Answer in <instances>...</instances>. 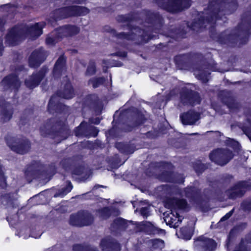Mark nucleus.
Masks as SVG:
<instances>
[{"instance_id":"f704fd0d","label":"nucleus","mask_w":251,"mask_h":251,"mask_svg":"<svg viewBox=\"0 0 251 251\" xmlns=\"http://www.w3.org/2000/svg\"><path fill=\"white\" fill-rule=\"evenodd\" d=\"M117 20L119 22H127V25H128V23L131 20V19L128 16L126 15H120L118 17Z\"/></svg>"},{"instance_id":"4d7b16f0","label":"nucleus","mask_w":251,"mask_h":251,"mask_svg":"<svg viewBox=\"0 0 251 251\" xmlns=\"http://www.w3.org/2000/svg\"><path fill=\"white\" fill-rule=\"evenodd\" d=\"M76 175H80V173H76Z\"/></svg>"},{"instance_id":"72a5a7b5","label":"nucleus","mask_w":251,"mask_h":251,"mask_svg":"<svg viewBox=\"0 0 251 251\" xmlns=\"http://www.w3.org/2000/svg\"><path fill=\"white\" fill-rule=\"evenodd\" d=\"M96 71L95 65L93 62H90L88 67L86 75H92L95 74Z\"/></svg>"},{"instance_id":"20e7f679","label":"nucleus","mask_w":251,"mask_h":251,"mask_svg":"<svg viewBox=\"0 0 251 251\" xmlns=\"http://www.w3.org/2000/svg\"><path fill=\"white\" fill-rule=\"evenodd\" d=\"M130 30L131 32L130 34L126 32L121 33L118 34V38L119 39L135 40L136 43L140 44L147 42L153 38L151 35L150 29L141 30L138 27H134Z\"/></svg>"},{"instance_id":"cd10ccee","label":"nucleus","mask_w":251,"mask_h":251,"mask_svg":"<svg viewBox=\"0 0 251 251\" xmlns=\"http://www.w3.org/2000/svg\"><path fill=\"white\" fill-rule=\"evenodd\" d=\"M248 243L245 238L242 239L240 243L236 246L234 251H250V249L247 245Z\"/></svg>"},{"instance_id":"9b49d317","label":"nucleus","mask_w":251,"mask_h":251,"mask_svg":"<svg viewBox=\"0 0 251 251\" xmlns=\"http://www.w3.org/2000/svg\"><path fill=\"white\" fill-rule=\"evenodd\" d=\"M181 101L184 104L194 105L201 101L199 94L188 89H183L180 94Z\"/></svg>"},{"instance_id":"6ab92c4d","label":"nucleus","mask_w":251,"mask_h":251,"mask_svg":"<svg viewBox=\"0 0 251 251\" xmlns=\"http://www.w3.org/2000/svg\"><path fill=\"white\" fill-rule=\"evenodd\" d=\"M100 248L102 251H119V245L116 242H112L109 239H104L101 241Z\"/></svg>"},{"instance_id":"4c0bfd02","label":"nucleus","mask_w":251,"mask_h":251,"mask_svg":"<svg viewBox=\"0 0 251 251\" xmlns=\"http://www.w3.org/2000/svg\"><path fill=\"white\" fill-rule=\"evenodd\" d=\"M234 211V209L230 210L229 212H228L227 213H226L224 217H222V218L221 219V221H225L229 219L231 215L233 214Z\"/></svg>"},{"instance_id":"a878e982","label":"nucleus","mask_w":251,"mask_h":251,"mask_svg":"<svg viewBox=\"0 0 251 251\" xmlns=\"http://www.w3.org/2000/svg\"><path fill=\"white\" fill-rule=\"evenodd\" d=\"M194 75L198 79L201 80L203 82H206L208 80V76L210 73L206 71H195Z\"/></svg>"},{"instance_id":"0eeeda50","label":"nucleus","mask_w":251,"mask_h":251,"mask_svg":"<svg viewBox=\"0 0 251 251\" xmlns=\"http://www.w3.org/2000/svg\"><path fill=\"white\" fill-rule=\"evenodd\" d=\"M156 3L161 8L170 12L180 11L191 5L190 0H156Z\"/></svg>"},{"instance_id":"a18cd8bd","label":"nucleus","mask_w":251,"mask_h":251,"mask_svg":"<svg viewBox=\"0 0 251 251\" xmlns=\"http://www.w3.org/2000/svg\"><path fill=\"white\" fill-rule=\"evenodd\" d=\"M126 53L125 52H121V53H118L117 55H119L122 57H126Z\"/></svg>"},{"instance_id":"c9c22d12","label":"nucleus","mask_w":251,"mask_h":251,"mask_svg":"<svg viewBox=\"0 0 251 251\" xmlns=\"http://www.w3.org/2000/svg\"><path fill=\"white\" fill-rule=\"evenodd\" d=\"M141 215L144 216V217H147L150 212V206H148L146 207H142L141 209Z\"/></svg>"},{"instance_id":"a211bd4d","label":"nucleus","mask_w":251,"mask_h":251,"mask_svg":"<svg viewBox=\"0 0 251 251\" xmlns=\"http://www.w3.org/2000/svg\"><path fill=\"white\" fill-rule=\"evenodd\" d=\"M243 182H240L227 192V195L230 199H235L236 197L242 196L245 193V188L244 187Z\"/></svg>"},{"instance_id":"e433bc0d","label":"nucleus","mask_w":251,"mask_h":251,"mask_svg":"<svg viewBox=\"0 0 251 251\" xmlns=\"http://www.w3.org/2000/svg\"><path fill=\"white\" fill-rule=\"evenodd\" d=\"M40 131L42 135L46 136L50 134V131L49 130V126L41 127Z\"/></svg>"},{"instance_id":"4be33fe9","label":"nucleus","mask_w":251,"mask_h":251,"mask_svg":"<svg viewBox=\"0 0 251 251\" xmlns=\"http://www.w3.org/2000/svg\"><path fill=\"white\" fill-rule=\"evenodd\" d=\"M237 35H235V31L231 32L229 30H227L224 33H222L218 39V41L224 44L229 42H233L232 40H236Z\"/></svg>"},{"instance_id":"7ed1b4c3","label":"nucleus","mask_w":251,"mask_h":251,"mask_svg":"<svg viewBox=\"0 0 251 251\" xmlns=\"http://www.w3.org/2000/svg\"><path fill=\"white\" fill-rule=\"evenodd\" d=\"M187 203L184 200L176 198L168 199L165 202V206L171 209V212L164 217V221L171 227L176 228L179 226L182 218L178 216V210L184 209Z\"/></svg>"},{"instance_id":"c03bdc74","label":"nucleus","mask_w":251,"mask_h":251,"mask_svg":"<svg viewBox=\"0 0 251 251\" xmlns=\"http://www.w3.org/2000/svg\"><path fill=\"white\" fill-rule=\"evenodd\" d=\"M3 50L2 40L0 38V55L2 54Z\"/></svg>"},{"instance_id":"7c9ffc66","label":"nucleus","mask_w":251,"mask_h":251,"mask_svg":"<svg viewBox=\"0 0 251 251\" xmlns=\"http://www.w3.org/2000/svg\"><path fill=\"white\" fill-rule=\"evenodd\" d=\"M114 224L116 225L118 228H126L127 227V223L123 219L119 218L115 220Z\"/></svg>"},{"instance_id":"c85d7f7f","label":"nucleus","mask_w":251,"mask_h":251,"mask_svg":"<svg viewBox=\"0 0 251 251\" xmlns=\"http://www.w3.org/2000/svg\"><path fill=\"white\" fill-rule=\"evenodd\" d=\"M241 128L251 141V122L247 121L245 125L241 126Z\"/></svg>"},{"instance_id":"412c9836","label":"nucleus","mask_w":251,"mask_h":251,"mask_svg":"<svg viewBox=\"0 0 251 251\" xmlns=\"http://www.w3.org/2000/svg\"><path fill=\"white\" fill-rule=\"evenodd\" d=\"M13 114V110L10 104H6L1 108L0 114V121L1 122L8 121L11 119Z\"/></svg>"},{"instance_id":"ea45409f","label":"nucleus","mask_w":251,"mask_h":251,"mask_svg":"<svg viewBox=\"0 0 251 251\" xmlns=\"http://www.w3.org/2000/svg\"><path fill=\"white\" fill-rule=\"evenodd\" d=\"M4 7L5 10L8 13L13 12L15 9V7L10 6L7 5H5Z\"/></svg>"},{"instance_id":"dca6fc26","label":"nucleus","mask_w":251,"mask_h":251,"mask_svg":"<svg viewBox=\"0 0 251 251\" xmlns=\"http://www.w3.org/2000/svg\"><path fill=\"white\" fill-rule=\"evenodd\" d=\"M1 85L5 89L10 88L17 90L20 86L21 83L15 75H10L5 77L1 82Z\"/></svg>"},{"instance_id":"603ef678","label":"nucleus","mask_w":251,"mask_h":251,"mask_svg":"<svg viewBox=\"0 0 251 251\" xmlns=\"http://www.w3.org/2000/svg\"><path fill=\"white\" fill-rule=\"evenodd\" d=\"M211 70H212V71H217V70H216V69H215L214 68H212L211 69Z\"/></svg>"},{"instance_id":"423d86ee","label":"nucleus","mask_w":251,"mask_h":251,"mask_svg":"<svg viewBox=\"0 0 251 251\" xmlns=\"http://www.w3.org/2000/svg\"><path fill=\"white\" fill-rule=\"evenodd\" d=\"M79 31L78 27L74 25H65L52 32L46 39V43L49 45H54L59 38L63 36L76 34Z\"/></svg>"},{"instance_id":"37998d69","label":"nucleus","mask_w":251,"mask_h":251,"mask_svg":"<svg viewBox=\"0 0 251 251\" xmlns=\"http://www.w3.org/2000/svg\"><path fill=\"white\" fill-rule=\"evenodd\" d=\"M245 240L248 243H251V232L247 235Z\"/></svg>"},{"instance_id":"473e14b6","label":"nucleus","mask_w":251,"mask_h":251,"mask_svg":"<svg viewBox=\"0 0 251 251\" xmlns=\"http://www.w3.org/2000/svg\"><path fill=\"white\" fill-rule=\"evenodd\" d=\"M184 192L185 194L183 195L188 198L192 197L195 195V188L192 186L188 187L184 190Z\"/></svg>"},{"instance_id":"f257e3e1","label":"nucleus","mask_w":251,"mask_h":251,"mask_svg":"<svg viewBox=\"0 0 251 251\" xmlns=\"http://www.w3.org/2000/svg\"><path fill=\"white\" fill-rule=\"evenodd\" d=\"M45 25L44 22H41L16 26L9 31L6 41L10 45L14 46L25 37H29L31 39L36 38L43 33L42 29Z\"/></svg>"},{"instance_id":"a19ab883","label":"nucleus","mask_w":251,"mask_h":251,"mask_svg":"<svg viewBox=\"0 0 251 251\" xmlns=\"http://www.w3.org/2000/svg\"><path fill=\"white\" fill-rule=\"evenodd\" d=\"M56 99V96H52L50 98V99L49 101V107L50 108L51 107L53 106V105L54 104V103L55 102Z\"/></svg>"},{"instance_id":"f3484780","label":"nucleus","mask_w":251,"mask_h":251,"mask_svg":"<svg viewBox=\"0 0 251 251\" xmlns=\"http://www.w3.org/2000/svg\"><path fill=\"white\" fill-rule=\"evenodd\" d=\"M65 83L62 84V87L58 92L57 95L64 99H71L74 96V90L67 78L65 79Z\"/></svg>"},{"instance_id":"b1692460","label":"nucleus","mask_w":251,"mask_h":251,"mask_svg":"<svg viewBox=\"0 0 251 251\" xmlns=\"http://www.w3.org/2000/svg\"><path fill=\"white\" fill-rule=\"evenodd\" d=\"M98 214L100 217L103 219L108 218L111 215H118L119 214V211L116 208L109 209L105 207L100 209L98 211Z\"/></svg>"},{"instance_id":"79ce46f5","label":"nucleus","mask_w":251,"mask_h":251,"mask_svg":"<svg viewBox=\"0 0 251 251\" xmlns=\"http://www.w3.org/2000/svg\"><path fill=\"white\" fill-rule=\"evenodd\" d=\"M116 147L118 150H119L122 152H126V150L124 149V147H125V145H124L122 143H117L116 144Z\"/></svg>"},{"instance_id":"5701e85b","label":"nucleus","mask_w":251,"mask_h":251,"mask_svg":"<svg viewBox=\"0 0 251 251\" xmlns=\"http://www.w3.org/2000/svg\"><path fill=\"white\" fill-rule=\"evenodd\" d=\"M148 20L146 23H151L152 30H156V26L160 27L162 23V19L161 16L158 14L150 13L149 15Z\"/></svg>"},{"instance_id":"4468645a","label":"nucleus","mask_w":251,"mask_h":251,"mask_svg":"<svg viewBox=\"0 0 251 251\" xmlns=\"http://www.w3.org/2000/svg\"><path fill=\"white\" fill-rule=\"evenodd\" d=\"M196 246L201 248L205 251H212L216 248V243L212 239L202 236L195 241Z\"/></svg>"},{"instance_id":"09e8293b","label":"nucleus","mask_w":251,"mask_h":251,"mask_svg":"<svg viewBox=\"0 0 251 251\" xmlns=\"http://www.w3.org/2000/svg\"><path fill=\"white\" fill-rule=\"evenodd\" d=\"M247 25L251 27V21L248 22Z\"/></svg>"},{"instance_id":"39448f33","label":"nucleus","mask_w":251,"mask_h":251,"mask_svg":"<svg viewBox=\"0 0 251 251\" xmlns=\"http://www.w3.org/2000/svg\"><path fill=\"white\" fill-rule=\"evenodd\" d=\"M89 9L79 6L62 7L54 11L52 17L54 20H59L72 16H81L89 13Z\"/></svg>"},{"instance_id":"c756f323","label":"nucleus","mask_w":251,"mask_h":251,"mask_svg":"<svg viewBox=\"0 0 251 251\" xmlns=\"http://www.w3.org/2000/svg\"><path fill=\"white\" fill-rule=\"evenodd\" d=\"M74 251H98L96 249L84 247L81 245H75L73 247Z\"/></svg>"},{"instance_id":"2eb2a0df","label":"nucleus","mask_w":251,"mask_h":251,"mask_svg":"<svg viewBox=\"0 0 251 251\" xmlns=\"http://www.w3.org/2000/svg\"><path fill=\"white\" fill-rule=\"evenodd\" d=\"M180 118L183 124L192 125L200 119V115L198 112L190 110L181 114Z\"/></svg>"},{"instance_id":"864d4df0","label":"nucleus","mask_w":251,"mask_h":251,"mask_svg":"<svg viewBox=\"0 0 251 251\" xmlns=\"http://www.w3.org/2000/svg\"><path fill=\"white\" fill-rule=\"evenodd\" d=\"M82 124H83V123H81V124H80V126H79L78 128H80L81 127V126H82Z\"/></svg>"},{"instance_id":"393cba45","label":"nucleus","mask_w":251,"mask_h":251,"mask_svg":"<svg viewBox=\"0 0 251 251\" xmlns=\"http://www.w3.org/2000/svg\"><path fill=\"white\" fill-rule=\"evenodd\" d=\"M149 243L152 251H159L164 247V241L159 239L151 240Z\"/></svg>"},{"instance_id":"bf43d9fd","label":"nucleus","mask_w":251,"mask_h":251,"mask_svg":"<svg viewBox=\"0 0 251 251\" xmlns=\"http://www.w3.org/2000/svg\"><path fill=\"white\" fill-rule=\"evenodd\" d=\"M76 136H78V134L76 133Z\"/></svg>"},{"instance_id":"f8f14e48","label":"nucleus","mask_w":251,"mask_h":251,"mask_svg":"<svg viewBox=\"0 0 251 251\" xmlns=\"http://www.w3.org/2000/svg\"><path fill=\"white\" fill-rule=\"evenodd\" d=\"M48 53L42 48L34 50L29 58V65L31 67L39 66L46 58Z\"/></svg>"},{"instance_id":"aec40b11","label":"nucleus","mask_w":251,"mask_h":251,"mask_svg":"<svg viewBox=\"0 0 251 251\" xmlns=\"http://www.w3.org/2000/svg\"><path fill=\"white\" fill-rule=\"evenodd\" d=\"M65 62L66 60L63 55L58 58L53 70V74L55 77H58L65 72Z\"/></svg>"},{"instance_id":"49530a36","label":"nucleus","mask_w":251,"mask_h":251,"mask_svg":"<svg viewBox=\"0 0 251 251\" xmlns=\"http://www.w3.org/2000/svg\"><path fill=\"white\" fill-rule=\"evenodd\" d=\"M93 123H95V124H98L100 123V120H96L95 122H93Z\"/></svg>"},{"instance_id":"6e6552de","label":"nucleus","mask_w":251,"mask_h":251,"mask_svg":"<svg viewBox=\"0 0 251 251\" xmlns=\"http://www.w3.org/2000/svg\"><path fill=\"white\" fill-rule=\"evenodd\" d=\"M233 157L230 151L226 149H218L213 151L209 155L210 160L216 164L224 165Z\"/></svg>"},{"instance_id":"2f4dec72","label":"nucleus","mask_w":251,"mask_h":251,"mask_svg":"<svg viewBox=\"0 0 251 251\" xmlns=\"http://www.w3.org/2000/svg\"><path fill=\"white\" fill-rule=\"evenodd\" d=\"M104 79L102 77L94 78L89 81L90 84H92L94 88L98 87L100 84H102Z\"/></svg>"},{"instance_id":"3c124183","label":"nucleus","mask_w":251,"mask_h":251,"mask_svg":"<svg viewBox=\"0 0 251 251\" xmlns=\"http://www.w3.org/2000/svg\"><path fill=\"white\" fill-rule=\"evenodd\" d=\"M99 186H100L99 185H96V186H94V189H96V188H97Z\"/></svg>"},{"instance_id":"ddd939ff","label":"nucleus","mask_w":251,"mask_h":251,"mask_svg":"<svg viewBox=\"0 0 251 251\" xmlns=\"http://www.w3.org/2000/svg\"><path fill=\"white\" fill-rule=\"evenodd\" d=\"M47 72V69L46 68H43L39 73L33 74L32 75L25 80V85L30 89L36 87L44 78Z\"/></svg>"},{"instance_id":"bb28decb","label":"nucleus","mask_w":251,"mask_h":251,"mask_svg":"<svg viewBox=\"0 0 251 251\" xmlns=\"http://www.w3.org/2000/svg\"><path fill=\"white\" fill-rule=\"evenodd\" d=\"M73 188V186L70 182H68L66 187L62 188L58 193L54 195L55 197H63L69 193Z\"/></svg>"},{"instance_id":"1a4fd4ad","label":"nucleus","mask_w":251,"mask_h":251,"mask_svg":"<svg viewBox=\"0 0 251 251\" xmlns=\"http://www.w3.org/2000/svg\"><path fill=\"white\" fill-rule=\"evenodd\" d=\"M7 144L12 151L20 154L27 152L30 148V143L26 139L12 138L7 140Z\"/></svg>"},{"instance_id":"58836bf2","label":"nucleus","mask_w":251,"mask_h":251,"mask_svg":"<svg viewBox=\"0 0 251 251\" xmlns=\"http://www.w3.org/2000/svg\"><path fill=\"white\" fill-rule=\"evenodd\" d=\"M180 233L182 235V238H184L185 240H190L191 238V235L189 234H185L184 233V229H181L180 230Z\"/></svg>"},{"instance_id":"5fc2aeb1","label":"nucleus","mask_w":251,"mask_h":251,"mask_svg":"<svg viewBox=\"0 0 251 251\" xmlns=\"http://www.w3.org/2000/svg\"><path fill=\"white\" fill-rule=\"evenodd\" d=\"M239 28H241V29H242V25H239Z\"/></svg>"},{"instance_id":"9d476101","label":"nucleus","mask_w":251,"mask_h":251,"mask_svg":"<svg viewBox=\"0 0 251 251\" xmlns=\"http://www.w3.org/2000/svg\"><path fill=\"white\" fill-rule=\"evenodd\" d=\"M93 221V217L87 211H80L76 214L72 215L70 223L76 226H85L91 224Z\"/></svg>"},{"instance_id":"13d9d810","label":"nucleus","mask_w":251,"mask_h":251,"mask_svg":"<svg viewBox=\"0 0 251 251\" xmlns=\"http://www.w3.org/2000/svg\"><path fill=\"white\" fill-rule=\"evenodd\" d=\"M197 134V133H193V134H192V135H195V134Z\"/></svg>"},{"instance_id":"6e6d98bb","label":"nucleus","mask_w":251,"mask_h":251,"mask_svg":"<svg viewBox=\"0 0 251 251\" xmlns=\"http://www.w3.org/2000/svg\"><path fill=\"white\" fill-rule=\"evenodd\" d=\"M1 20L0 19V25H1Z\"/></svg>"},{"instance_id":"de8ad7c7","label":"nucleus","mask_w":251,"mask_h":251,"mask_svg":"<svg viewBox=\"0 0 251 251\" xmlns=\"http://www.w3.org/2000/svg\"><path fill=\"white\" fill-rule=\"evenodd\" d=\"M229 239L228 238L227 239V243H226V246L227 248H228V246H229Z\"/></svg>"},{"instance_id":"8fccbe9b","label":"nucleus","mask_w":251,"mask_h":251,"mask_svg":"<svg viewBox=\"0 0 251 251\" xmlns=\"http://www.w3.org/2000/svg\"><path fill=\"white\" fill-rule=\"evenodd\" d=\"M230 13V12H228V11H226V12L224 13V14H229Z\"/></svg>"},{"instance_id":"f03ea898","label":"nucleus","mask_w":251,"mask_h":251,"mask_svg":"<svg viewBox=\"0 0 251 251\" xmlns=\"http://www.w3.org/2000/svg\"><path fill=\"white\" fill-rule=\"evenodd\" d=\"M225 4V2H223L222 0H213L210 1L207 9L202 13L198 22H195L192 24L191 28L194 30L198 31L202 27H212L218 19V16L223 13V9L220 10V8Z\"/></svg>"}]
</instances>
